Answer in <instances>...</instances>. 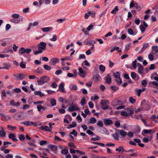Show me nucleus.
Returning a JSON list of instances; mask_svg holds the SVG:
<instances>
[{"label": "nucleus", "instance_id": "473e14b6", "mask_svg": "<svg viewBox=\"0 0 158 158\" xmlns=\"http://www.w3.org/2000/svg\"><path fill=\"white\" fill-rule=\"evenodd\" d=\"M40 129L42 130H44L46 131L50 132L51 130L49 129V127L48 126L45 127L42 126L40 127Z\"/></svg>", "mask_w": 158, "mask_h": 158}, {"label": "nucleus", "instance_id": "2f4dec72", "mask_svg": "<svg viewBox=\"0 0 158 158\" xmlns=\"http://www.w3.org/2000/svg\"><path fill=\"white\" fill-rule=\"evenodd\" d=\"M2 65L4 66V67H2V69H9V68L10 66L9 64H8L7 63L5 62L3 63Z\"/></svg>", "mask_w": 158, "mask_h": 158}, {"label": "nucleus", "instance_id": "3c124183", "mask_svg": "<svg viewBox=\"0 0 158 158\" xmlns=\"http://www.w3.org/2000/svg\"><path fill=\"white\" fill-rule=\"evenodd\" d=\"M44 68L47 70H50L51 69V67L48 65L47 64H44Z\"/></svg>", "mask_w": 158, "mask_h": 158}, {"label": "nucleus", "instance_id": "de8ad7c7", "mask_svg": "<svg viewBox=\"0 0 158 158\" xmlns=\"http://www.w3.org/2000/svg\"><path fill=\"white\" fill-rule=\"evenodd\" d=\"M131 45V44L130 43L125 45V51H127L129 49V48Z\"/></svg>", "mask_w": 158, "mask_h": 158}, {"label": "nucleus", "instance_id": "69168bd1", "mask_svg": "<svg viewBox=\"0 0 158 158\" xmlns=\"http://www.w3.org/2000/svg\"><path fill=\"white\" fill-rule=\"evenodd\" d=\"M131 76L133 79H134L136 77V74L135 72H131Z\"/></svg>", "mask_w": 158, "mask_h": 158}, {"label": "nucleus", "instance_id": "4d7b16f0", "mask_svg": "<svg viewBox=\"0 0 158 158\" xmlns=\"http://www.w3.org/2000/svg\"><path fill=\"white\" fill-rule=\"evenodd\" d=\"M19 15L17 14H14L12 15V18L15 19L19 18Z\"/></svg>", "mask_w": 158, "mask_h": 158}, {"label": "nucleus", "instance_id": "e2e57ef3", "mask_svg": "<svg viewBox=\"0 0 158 158\" xmlns=\"http://www.w3.org/2000/svg\"><path fill=\"white\" fill-rule=\"evenodd\" d=\"M47 143V141L46 140H42L40 142V145L42 146Z\"/></svg>", "mask_w": 158, "mask_h": 158}, {"label": "nucleus", "instance_id": "4c0bfd02", "mask_svg": "<svg viewBox=\"0 0 158 158\" xmlns=\"http://www.w3.org/2000/svg\"><path fill=\"white\" fill-rule=\"evenodd\" d=\"M115 81H116L118 85L122 83V80L120 78V77L119 78H116L115 79Z\"/></svg>", "mask_w": 158, "mask_h": 158}, {"label": "nucleus", "instance_id": "39448f33", "mask_svg": "<svg viewBox=\"0 0 158 158\" xmlns=\"http://www.w3.org/2000/svg\"><path fill=\"white\" fill-rule=\"evenodd\" d=\"M46 44L44 42H41L37 45L38 49H41L42 51L45 50L46 49Z\"/></svg>", "mask_w": 158, "mask_h": 158}, {"label": "nucleus", "instance_id": "c756f323", "mask_svg": "<svg viewBox=\"0 0 158 158\" xmlns=\"http://www.w3.org/2000/svg\"><path fill=\"white\" fill-rule=\"evenodd\" d=\"M152 136H150L149 137H148V138H144L143 139V141L144 143H148L149 141H151L152 139Z\"/></svg>", "mask_w": 158, "mask_h": 158}, {"label": "nucleus", "instance_id": "09e8293b", "mask_svg": "<svg viewBox=\"0 0 158 158\" xmlns=\"http://www.w3.org/2000/svg\"><path fill=\"white\" fill-rule=\"evenodd\" d=\"M129 102L131 103H134L135 102V100L132 97H130L129 98Z\"/></svg>", "mask_w": 158, "mask_h": 158}, {"label": "nucleus", "instance_id": "774afa93", "mask_svg": "<svg viewBox=\"0 0 158 158\" xmlns=\"http://www.w3.org/2000/svg\"><path fill=\"white\" fill-rule=\"evenodd\" d=\"M86 133L89 135H95V134L91 130H88L86 131Z\"/></svg>", "mask_w": 158, "mask_h": 158}, {"label": "nucleus", "instance_id": "f3484780", "mask_svg": "<svg viewBox=\"0 0 158 158\" xmlns=\"http://www.w3.org/2000/svg\"><path fill=\"white\" fill-rule=\"evenodd\" d=\"M10 105L15 106L18 107L20 105V103L19 102H15L14 100H12L10 102Z\"/></svg>", "mask_w": 158, "mask_h": 158}, {"label": "nucleus", "instance_id": "cd10ccee", "mask_svg": "<svg viewBox=\"0 0 158 158\" xmlns=\"http://www.w3.org/2000/svg\"><path fill=\"white\" fill-rule=\"evenodd\" d=\"M128 34L131 35H135L136 34L137 32L136 31L134 32L133 30L131 28H129L127 31Z\"/></svg>", "mask_w": 158, "mask_h": 158}, {"label": "nucleus", "instance_id": "79ce46f5", "mask_svg": "<svg viewBox=\"0 0 158 158\" xmlns=\"http://www.w3.org/2000/svg\"><path fill=\"white\" fill-rule=\"evenodd\" d=\"M62 154L66 155L68 153V149H64L62 150L61 151Z\"/></svg>", "mask_w": 158, "mask_h": 158}, {"label": "nucleus", "instance_id": "f8f14e48", "mask_svg": "<svg viewBox=\"0 0 158 158\" xmlns=\"http://www.w3.org/2000/svg\"><path fill=\"white\" fill-rule=\"evenodd\" d=\"M138 72L140 74H142L143 73V68L142 65L140 63H138Z\"/></svg>", "mask_w": 158, "mask_h": 158}, {"label": "nucleus", "instance_id": "f03ea898", "mask_svg": "<svg viewBox=\"0 0 158 158\" xmlns=\"http://www.w3.org/2000/svg\"><path fill=\"white\" fill-rule=\"evenodd\" d=\"M31 48H24L23 47H22L19 50V52L21 55L25 53L28 54L31 52Z\"/></svg>", "mask_w": 158, "mask_h": 158}, {"label": "nucleus", "instance_id": "a19ab883", "mask_svg": "<svg viewBox=\"0 0 158 158\" xmlns=\"http://www.w3.org/2000/svg\"><path fill=\"white\" fill-rule=\"evenodd\" d=\"M99 69L101 71L103 72L105 70V67L104 65L101 64L99 66Z\"/></svg>", "mask_w": 158, "mask_h": 158}, {"label": "nucleus", "instance_id": "72a5a7b5", "mask_svg": "<svg viewBox=\"0 0 158 158\" xmlns=\"http://www.w3.org/2000/svg\"><path fill=\"white\" fill-rule=\"evenodd\" d=\"M118 10V6H116L115 8L111 11V13L112 14H115L117 11Z\"/></svg>", "mask_w": 158, "mask_h": 158}, {"label": "nucleus", "instance_id": "13d9d810", "mask_svg": "<svg viewBox=\"0 0 158 158\" xmlns=\"http://www.w3.org/2000/svg\"><path fill=\"white\" fill-rule=\"evenodd\" d=\"M139 28L142 33H143L145 30V28L142 25H140L139 26Z\"/></svg>", "mask_w": 158, "mask_h": 158}, {"label": "nucleus", "instance_id": "393cba45", "mask_svg": "<svg viewBox=\"0 0 158 158\" xmlns=\"http://www.w3.org/2000/svg\"><path fill=\"white\" fill-rule=\"evenodd\" d=\"M117 130L118 129H117V130H116L115 133L113 134L112 135L113 137L115 140H119L118 136L117 134V133H118Z\"/></svg>", "mask_w": 158, "mask_h": 158}, {"label": "nucleus", "instance_id": "680f3d73", "mask_svg": "<svg viewBox=\"0 0 158 158\" xmlns=\"http://www.w3.org/2000/svg\"><path fill=\"white\" fill-rule=\"evenodd\" d=\"M50 40L51 41H55L57 40V36L56 35H54L52 38H51Z\"/></svg>", "mask_w": 158, "mask_h": 158}, {"label": "nucleus", "instance_id": "c03bdc74", "mask_svg": "<svg viewBox=\"0 0 158 158\" xmlns=\"http://www.w3.org/2000/svg\"><path fill=\"white\" fill-rule=\"evenodd\" d=\"M19 65L23 69H24L26 68L25 63H24L23 60L20 63Z\"/></svg>", "mask_w": 158, "mask_h": 158}, {"label": "nucleus", "instance_id": "6e6552de", "mask_svg": "<svg viewBox=\"0 0 158 158\" xmlns=\"http://www.w3.org/2000/svg\"><path fill=\"white\" fill-rule=\"evenodd\" d=\"M104 124L106 126L110 125L113 123L112 121L109 118H105L102 119Z\"/></svg>", "mask_w": 158, "mask_h": 158}, {"label": "nucleus", "instance_id": "8fccbe9b", "mask_svg": "<svg viewBox=\"0 0 158 158\" xmlns=\"http://www.w3.org/2000/svg\"><path fill=\"white\" fill-rule=\"evenodd\" d=\"M141 84L142 85L145 87L147 86V82L146 80H142L141 82Z\"/></svg>", "mask_w": 158, "mask_h": 158}, {"label": "nucleus", "instance_id": "9b49d317", "mask_svg": "<svg viewBox=\"0 0 158 158\" xmlns=\"http://www.w3.org/2000/svg\"><path fill=\"white\" fill-rule=\"evenodd\" d=\"M152 130L144 129L142 131L141 134L144 136H145V135H144V134H150V135H152V134H151V133L152 132Z\"/></svg>", "mask_w": 158, "mask_h": 158}, {"label": "nucleus", "instance_id": "37998d69", "mask_svg": "<svg viewBox=\"0 0 158 158\" xmlns=\"http://www.w3.org/2000/svg\"><path fill=\"white\" fill-rule=\"evenodd\" d=\"M51 148V149L53 151H56L57 149V147L54 145H51L49 146Z\"/></svg>", "mask_w": 158, "mask_h": 158}, {"label": "nucleus", "instance_id": "423d86ee", "mask_svg": "<svg viewBox=\"0 0 158 158\" xmlns=\"http://www.w3.org/2000/svg\"><path fill=\"white\" fill-rule=\"evenodd\" d=\"M59 59L57 58H52L49 61V64L50 65H55L56 63L59 62Z\"/></svg>", "mask_w": 158, "mask_h": 158}, {"label": "nucleus", "instance_id": "58836bf2", "mask_svg": "<svg viewBox=\"0 0 158 158\" xmlns=\"http://www.w3.org/2000/svg\"><path fill=\"white\" fill-rule=\"evenodd\" d=\"M97 125L100 127H103V123L101 120H99L98 122Z\"/></svg>", "mask_w": 158, "mask_h": 158}, {"label": "nucleus", "instance_id": "6e6d98bb", "mask_svg": "<svg viewBox=\"0 0 158 158\" xmlns=\"http://www.w3.org/2000/svg\"><path fill=\"white\" fill-rule=\"evenodd\" d=\"M6 135V133L3 131H0V136L3 137Z\"/></svg>", "mask_w": 158, "mask_h": 158}, {"label": "nucleus", "instance_id": "e433bc0d", "mask_svg": "<svg viewBox=\"0 0 158 158\" xmlns=\"http://www.w3.org/2000/svg\"><path fill=\"white\" fill-rule=\"evenodd\" d=\"M77 124L75 122H72V124H70L69 125V127H68L67 128L68 129H69L70 128H72L73 127H75L76 126Z\"/></svg>", "mask_w": 158, "mask_h": 158}, {"label": "nucleus", "instance_id": "338daca9", "mask_svg": "<svg viewBox=\"0 0 158 158\" xmlns=\"http://www.w3.org/2000/svg\"><path fill=\"white\" fill-rule=\"evenodd\" d=\"M86 58L85 55L84 54H81L78 57L79 59H85Z\"/></svg>", "mask_w": 158, "mask_h": 158}, {"label": "nucleus", "instance_id": "c9c22d12", "mask_svg": "<svg viewBox=\"0 0 158 158\" xmlns=\"http://www.w3.org/2000/svg\"><path fill=\"white\" fill-rule=\"evenodd\" d=\"M115 150L119 152H122L125 151L124 149L122 146L119 147L118 148H116Z\"/></svg>", "mask_w": 158, "mask_h": 158}, {"label": "nucleus", "instance_id": "7c9ffc66", "mask_svg": "<svg viewBox=\"0 0 158 158\" xmlns=\"http://www.w3.org/2000/svg\"><path fill=\"white\" fill-rule=\"evenodd\" d=\"M23 124L25 125H26L27 126H29L33 125L34 124V123L31 121H25L23 123Z\"/></svg>", "mask_w": 158, "mask_h": 158}, {"label": "nucleus", "instance_id": "7ed1b4c3", "mask_svg": "<svg viewBox=\"0 0 158 158\" xmlns=\"http://www.w3.org/2000/svg\"><path fill=\"white\" fill-rule=\"evenodd\" d=\"M15 78L16 80H23L26 79L27 77V75L23 74L22 73H19L14 75Z\"/></svg>", "mask_w": 158, "mask_h": 158}, {"label": "nucleus", "instance_id": "603ef678", "mask_svg": "<svg viewBox=\"0 0 158 158\" xmlns=\"http://www.w3.org/2000/svg\"><path fill=\"white\" fill-rule=\"evenodd\" d=\"M100 139V137L98 136H96V137L91 138L90 139L91 141H98Z\"/></svg>", "mask_w": 158, "mask_h": 158}, {"label": "nucleus", "instance_id": "a18cd8bd", "mask_svg": "<svg viewBox=\"0 0 158 158\" xmlns=\"http://www.w3.org/2000/svg\"><path fill=\"white\" fill-rule=\"evenodd\" d=\"M51 103L52 106H54L56 105V100L54 99H52L51 100Z\"/></svg>", "mask_w": 158, "mask_h": 158}, {"label": "nucleus", "instance_id": "bb28decb", "mask_svg": "<svg viewBox=\"0 0 158 158\" xmlns=\"http://www.w3.org/2000/svg\"><path fill=\"white\" fill-rule=\"evenodd\" d=\"M59 89L61 90V91L64 92V85L63 82H61L58 86Z\"/></svg>", "mask_w": 158, "mask_h": 158}, {"label": "nucleus", "instance_id": "2eb2a0df", "mask_svg": "<svg viewBox=\"0 0 158 158\" xmlns=\"http://www.w3.org/2000/svg\"><path fill=\"white\" fill-rule=\"evenodd\" d=\"M8 137L9 139H12L15 142H16L18 141V139H17L15 138V135L14 134L12 133L10 134L9 135Z\"/></svg>", "mask_w": 158, "mask_h": 158}, {"label": "nucleus", "instance_id": "6ab92c4d", "mask_svg": "<svg viewBox=\"0 0 158 158\" xmlns=\"http://www.w3.org/2000/svg\"><path fill=\"white\" fill-rule=\"evenodd\" d=\"M126 111L128 114V115H131L133 113L134 109L132 108H129L125 109Z\"/></svg>", "mask_w": 158, "mask_h": 158}, {"label": "nucleus", "instance_id": "ea45409f", "mask_svg": "<svg viewBox=\"0 0 158 158\" xmlns=\"http://www.w3.org/2000/svg\"><path fill=\"white\" fill-rule=\"evenodd\" d=\"M113 75L116 78L120 77V75L118 72H116L114 73Z\"/></svg>", "mask_w": 158, "mask_h": 158}, {"label": "nucleus", "instance_id": "4468645a", "mask_svg": "<svg viewBox=\"0 0 158 158\" xmlns=\"http://www.w3.org/2000/svg\"><path fill=\"white\" fill-rule=\"evenodd\" d=\"M106 83L110 84L111 82V78L109 75H107L104 77Z\"/></svg>", "mask_w": 158, "mask_h": 158}, {"label": "nucleus", "instance_id": "0e129e2a", "mask_svg": "<svg viewBox=\"0 0 158 158\" xmlns=\"http://www.w3.org/2000/svg\"><path fill=\"white\" fill-rule=\"evenodd\" d=\"M19 139L21 141H23L25 139L24 136L22 134L19 135Z\"/></svg>", "mask_w": 158, "mask_h": 158}, {"label": "nucleus", "instance_id": "c85d7f7f", "mask_svg": "<svg viewBox=\"0 0 158 158\" xmlns=\"http://www.w3.org/2000/svg\"><path fill=\"white\" fill-rule=\"evenodd\" d=\"M37 109L38 111L41 112V110H45L46 108L41 105H39L37 106Z\"/></svg>", "mask_w": 158, "mask_h": 158}, {"label": "nucleus", "instance_id": "f257e3e1", "mask_svg": "<svg viewBox=\"0 0 158 158\" xmlns=\"http://www.w3.org/2000/svg\"><path fill=\"white\" fill-rule=\"evenodd\" d=\"M49 80V77L45 76H43L37 81L38 85H43L46 83H48Z\"/></svg>", "mask_w": 158, "mask_h": 158}, {"label": "nucleus", "instance_id": "b1692460", "mask_svg": "<svg viewBox=\"0 0 158 158\" xmlns=\"http://www.w3.org/2000/svg\"><path fill=\"white\" fill-rule=\"evenodd\" d=\"M41 30L43 32H47L50 31L52 30V27H46L41 28Z\"/></svg>", "mask_w": 158, "mask_h": 158}, {"label": "nucleus", "instance_id": "5fc2aeb1", "mask_svg": "<svg viewBox=\"0 0 158 158\" xmlns=\"http://www.w3.org/2000/svg\"><path fill=\"white\" fill-rule=\"evenodd\" d=\"M135 7L138 10H140L141 9L140 5L136 3H135Z\"/></svg>", "mask_w": 158, "mask_h": 158}, {"label": "nucleus", "instance_id": "864d4df0", "mask_svg": "<svg viewBox=\"0 0 158 158\" xmlns=\"http://www.w3.org/2000/svg\"><path fill=\"white\" fill-rule=\"evenodd\" d=\"M36 71L38 73H42L43 72V69L41 67H39Z\"/></svg>", "mask_w": 158, "mask_h": 158}, {"label": "nucleus", "instance_id": "aec40b11", "mask_svg": "<svg viewBox=\"0 0 158 158\" xmlns=\"http://www.w3.org/2000/svg\"><path fill=\"white\" fill-rule=\"evenodd\" d=\"M20 20L19 18L15 19L13 18L10 20V21L15 23H18L20 22Z\"/></svg>", "mask_w": 158, "mask_h": 158}, {"label": "nucleus", "instance_id": "4be33fe9", "mask_svg": "<svg viewBox=\"0 0 158 158\" xmlns=\"http://www.w3.org/2000/svg\"><path fill=\"white\" fill-rule=\"evenodd\" d=\"M69 88L71 90L76 91L77 89V87L75 85L71 84L69 86Z\"/></svg>", "mask_w": 158, "mask_h": 158}, {"label": "nucleus", "instance_id": "1a4fd4ad", "mask_svg": "<svg viewBox=\"0 0 158 158\" xmlns=\"http://www.w3.org/2000/svg\"><path fill=\"white\" fill-rule=\"evenodd\" d=\"M79 108L77 107L76 104H74L73 106L70 107L68 108V110L70 112H72L76 110H78Z\"/></svg>", "mask_w": 158, "mask_h": 158}, {"label": "nucleus", "instance_id": "49530a36", "mask_svg": "<svg viewBox=\"0 0 158 158\" xmlns=\"http://www.w3.org/2000/svg\"><path fill=\"white\" fill-rule=\"evenodd\" d=\"M121 113L122 115L125 117H127L129 116L126 111H122L121 112Z\"/></svg>", "mask_w": 158, "mask_h": 158}, {"label": "nucleus", "instance_id": "a211bd4d", "mask_svg": "<svg viewBox=\"0 0 158 158\" xmlns=\"http://www.w3.org/2000/svg\"><path fill=\"white\" fill-rule=\"evenodd\" d=\"M0 115L2 117L1 119L3 121L5 119L8 120L10 118V117L9 116H6L4 114L2 113H0Z\"/></svg>", "mask_w": 158, "mask_h": 158}, {"label": "nucleus", "instance_id": "f704fd0d", "mask_svg": "<svg viewBox=\"0 0 158 158\" xmlns=\"http://www.w3.org/2000/svg\"><path fill=\"white\" fill-rule=\"evenodd\" d=\"M146 89V88H143L142 89H139L138 91L137 96L139 97L140 95L141 94L142 92L144 91Z\"/></svg>", "mask_w": 158, "mask_h": 158}, {"label": "nucleus", "instance_id": "9d476101", "mask_svg": "<svg viewBox=\"0 0 158 158\" xmlns=\"http://www.w3.org/2000/svg\"><path fill=\"white\" fill-rule=\"evenodd\" d=\"M93 78L96 81H100L101 79V77L99 73H93Z\"/></svg>", "mask_w": 158, "mask_h": 158}, {"label": "nucleus", "instance_id": "0eeeda50", "mask_svg": "<svg viewBox=\"0 0 158 158\" xmlns=\"http://www.w3.org/2000/svg\"><path fill=\"white\" fill-rule=\"evenodd\" d=\"M118 132L119 133V134L121 135L120 138H125L127 135V132L123 130H117Z\"/></svg>", "mask_w": 158, "mask_h": 158}, {"label": "nucleus", "instance_id": "a878e982", "mask_svg": "<svg viewBox=\"0 0 158 158\" xmlns=\"http://www.w3.org/2000/svg\"><path fill=\"white\" fill-rule=\"evenodd\" d=\"M97 122L96 119L94 117H92L90 118L89 120V121L88 122V123L94 124Z\"/></svg>", "mask_w": 158, "mask_h": 158}, {"label": "nucleus", "instance_id": "ddd939ff", "mask_svg": "<svg viewBox=\"0 0 158 158\" xmlns=\"http://www.w3.org/2000/svg\"><path fill=\"white\" fill-rule=\"evenodd\" d=\"M78 69L79 71L78 73L82 77H84L86 74L85 72L83 71L82 68H79Z\"/></svg>", "mask_w": 158, "mask_h": 158}, {"label": "nucleus", "instance_id": "052dcab7", "mask_svg": "<svg viewBox=\"0 0 158 158\" xmlns=\"http://www.w3.org/2000/svg\"><path fill=\"white\" fill-rule=\"evenodd\" d=\"M70 134L73 135L75 137L77 135V131L74 130H73L72 131L70 132Z\"/></svg>", "mask_w": 158, "mask_h": 158}, {"label": "nucleus", "instance_id": "20e7f679", "mask_svg": "<svg viewBox=\"0 0 158 158\" xmlns=\"http://www.w3.org/2000/svg\"><path fill=\"white\" fill-rule=\"evenodd\" d=\"M109 103V101L106 100H102L101 102L102 108L103 110H106L108 108L109 106L107 104Z\"/></svg>", "mask_w": 158, "mask_h": 158}, {"label": "nucleus", "instance_id": "dca6fc26", "mask_svg": "<svg viewBox=\"0 0 158 158\" xmlns=\"http://www.w3.org/2000/svg\"><path fill=\"white\" fill-rule=\"evenodd\" d=\"M149 44L148 43H144L143 44V46L141 49V50L139 52L138 54H140L148 46Z\"/></svg>", "mask_w": 158, "mask_h": 158}, {"label": "nucleus", "instance_id": "5701e85b", "mask_svg": "<svg viewBox=\"0 0 158 158\" xmlns=\"http://www.w3.org/2000/svg\"><path fill=\"white\" fill-rule=\"evenodd\" d=\"M152 49L153 51H154V52H153V54H155L158 52V46H153L152 47Z\"/></svg>", "mask_w": 158, "mask_h": 158}, {"label": "nucleus", "instance_id": "bf43d9fd", "mask_svg": "<svg viewBox=\"0 0 158 158\" xmlns=\"http://www.w3.org/2000/svg\"><path fill=\"white\" fill-rule=\"evenodd\" d=\"M43 51L41 49H38V50L35 51L34 52V54L35 55H37L40 53H42Z\"/></svg>", "mask_w": 158, "mask_h": 158}, {"label": "nucleus", "instance_id": "412c9836", "mask_svg": "<svg viewBox=\"0 0 158 158\" xmlns=\"http://www.w3.org/2000/svg\"><path fill=\"white\" fill-rule=\"evenodd\" d=\"M34 94L36 95H39L41 98L44 96V94L41 91H36L34 92Z\"/></svg>", "mask_w": 158, "mask_h": 158}]
</instances>
